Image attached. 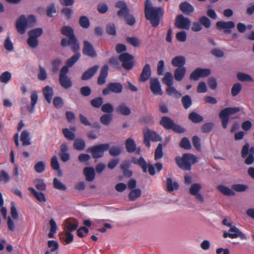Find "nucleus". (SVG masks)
<instances>
[{
  "instance_id": "1",
  "label": "nucleus",
  "mask_w": 254,
  "mask_h": 254,
  "mask_svg": "<svg viewBox=\"0 0 254 254\" xmlns=\"http://www.w3.org/2000/svg\"><path fill=\"white\" fill-rule=\"evenodd\" d=\"M145 16L150 21L152 26L156 27L159 24L160 17L164 14L161 7H153L149 0H146L145 3Z\"/></svg>"
},
{
  "instance_id": "2",
  "label": "nucleus",
  "mask_w": 254,
  "mask_h": 254,
  "mask_svg": "<svg viewBox=\"0 0 254 254\" xmlns=\"http://www.w3.org/2000/svg\"><path fill=\"white\" fill-rule=\"evenodd\" d=\"M175 161L178 166L182 170L190 171L191 168V165L197 162V158L192 154L185 153L182 157H176Z\"/></svg>"
},
{
  "instance_id": "3",
  "label": "nucleus",
  "mask_w": 254,
  "mask_h": 254,
  "mask_svg": "<svg viewBox=\"0 0 254 254\" xmlns=\"http://www.w3.org/2000/svg\"><path fill=\"white\" fill-rule=\"evenodd\" d=\"M137 164L141 167L143 172L144 173L147 172V169L148 168V172L152 176L155 174V168H156L157 172H159L163 168V165L160 162L156 163L154 166L151 164H147L145 160L142 157H140L137 160Z\"/></svg>"
},
{
  "instance_id": "4",
  "label": "nucleus",
  "mask_w": 254,
  "mask_h": 254,
  "mask_svg": "<svg viewBox=\"0 0 254 254\" xmlns=\"http://www.w3.org/2000/svg\"><path fill=\"white\" fill-rule=\"evenodd\" d=\"M238 107H228L222 110L219 113V116L221 119L222 127L226 129L229 121V116L240 112Z\"/></svg>"
},
{
  "instance_id": "5",
  "label": "nucleus",
  "mask_w": 254,
  "mask_h": 254,
  "mask_svg": "<svg viewBox=\"0 0 254 254\" xmlns=\"http://www.w3.org/2000/svg\"><path fill=\"white\" fill-rule=\"evenodd\" d=\"M109 148L108 143L101 144L89 147L86 150L87 152L92 153V157L94 159H98L103 156L104 152Z\"/></svg>"
},
{
  "instance_id": "6",
  "label": "nucleus",
  "mask_w": 254,
  "mask_h": 254,
  "mask_svg": "<svg viewBox=\"0 0 254 254\" xmlns=\"http://www.w3.org/2000/svg\"><path fill=\"white\" fill-rule=\"evenodd\" d=\"M241 156L243 158H246V164H252L254 162V147H250V144L246 143L242 148Z\"/></svg>"
},
{
  "instance_id": "7",
  "label": "nucleus",
  "mask_w": 254,
  "mask_h": 254,
  "mask_svg": "<svg viewBox=\"0 0 254 254\" xmlns=\"http://www.w3.org/2000/svg\"><path fill=\"white\" fill-rule=\"evenodd\" d=\"M223 237L224 238L229 237L231 239H235L238 237L240 238L242 240L247 239V237L245 234L242 232L237 227L235 226L232 225L230 227L229 232L225 231L223 233Z\"/></svg>"
},
{
  "instance_id": "8",
  "label": "nucleus",
  "mask_w": 254,
  "mask_h": 254,
  "mask_svg": "<svg viewBox=\"0 0 254 254\" xmlns=\"http://www.w3.org/2000/svg\"><path fill=\"white\" fill-rule=\"evenodd\" d=\"M123 89V85L120 82H112L109 83L106 88L102 91L104 95H109L111 93H121Z\"/></svg>"
},
{
  "instance_id": "9",
  "label": "nucleus",
  "mask_w": 254,
  "mask_h": 254,
  "mask_svg": "<svg viewBox=\"0 0 254 254\" xmlns=\"http://www.w3.org/2000/svg\"><path fill=\"white\" fill-rule=\"evenodd\" d=\"M119 60L122 63L123 67L126 70L132 69L133 64V57L127 53L121 54L119 57Z\"/></svg>"
},
{
  "instance_id": "10",
  "label": "nucleus",
  "mask_w": 254,
  "mask_h": 254,
  "mask_svg": "<svg viewBox=\"0 0 254 254\" xmlns=\"http://www.w3.org/2000/svg\"><path fill=\"white\" fill-rule=\"evenodd\" d=\"M202 189L201 185L199 183H194L191 185L189 189V193L192 196H194L196 200L201 203L204 201V197L199 193Z\"/></svg>"
},
{
  "instance_id": "11",
  "label": "nucleus",
  "mask_w": 254,
  "mask_h": 254,
  "mask_svg": "<svg viewBox=\"0 0 254 254\" xmlns=\"http://www.w3.org/2000/svg\"><path fill=\"white\" fill-rule=\"evenodd\" d=\"M210 73L211 71L209 69L197 68L191 73L190 78L191 80L196 81L200 77H205L209 76Z\"/></svg>"
},
{
  "instance_id": "12",
  "label": "nucleus",
  "mask_w": 254,
  "mask_h": 254,
  "mask_svg": "<svg viewBox=\"0 0 254 254\" xmlns=\"http://www.w3.org/2000/svg\"><path fill=\"white\" fill-rule=\"evenodd\" d=\"M28 26L26 17L24 15H20L16 21L15 27L17 32L20 34H24Z\"/></svg>"
},
{
  "instance_id": "13",
  "label": "nucleus",
  "mask_w": 254,
  "mask_h": 254,
  "mask_svg": "<svg viewBox=\"0 0 254 254\" xmlns=\"http://www.w3.org/2000/svg\"><path fill=\"white\" fill-rule=\"evenodd\" d=\"M175 25L177 28L188 30L190 28V20L182 14H180L176 18Z\"/></svg>"
},
{
  "instance_id": "14",
  "label": "nucleus",
  "mask_w": 254,
  "mask_h": 254,
  "mask_svg": "<svg viewBox=\"0 0 254 254\" xmlns=\"http://www.w3.org/2000/svg\"><path fill=\"white\" fill-rule=\"evenodd\" d=\"M150 88L151 92L156 95H162L163 91L161 85L157 78H151L150 79Z\"/></svg>"
},
{
  "instance_id": "15",
  "label": "nucleus",
  "mask_w": 254,
  "mask_h": 254,
  "mask_svg": "<svg viewBox=\"0 0 254 254\" xmlns=\"http://www.w3.org/2000/svg\"><path fill=\"white\" fill-rule=\"evenodd\" d=\"M82 53L84 55L89 56L91 58H95L97 56L96 52L94 50L93 46L87 41H84L83 42Z\"/></svg>"
},
{
  "instance_id": "16",
  "label": "nucleus",
  "mask_w": 254,
  "mask_h": 254,
  "mask_svg": "<svg viewBox=\"0 0 254 254\" xmlns=\"http://www.w3.org/2000/svg\"><path fill=\"white\" fill-rule=\"evenodd\" d=\"M115 6L120 9L117 13L119 17H125L129 13L127 5L123 1H118L115 4Z\"/></svg>"
},
{
  "instance_id": "17",
  "label": "nucleus",
  "mask_w": 254,
  "mask_h": 254,
  "mask_svg": "<svg viewBox=\"0 0 254 254\" xmlns=\"http://www.w3.org/2000/svg\"><path fill=\"white\" fill-rule=\"evenodd\" d=\"M61 45L63 47L70 46L72 50L74 53L78 52L80 49L79 44L77 40H75V41H73L70 42V39L68 38V40H67L66 38H63L61 41Z\"/></svg>"
},
{
  "instance_id": "18",
  "label": "nucleus",
  "mask_w": 254,
  "mask_h": 254,
  "mask_svg": "<svg viewBox=\"0 0 254 254\" xmlns=\"http://www.w3.org/2000/svg\"><path fill=\"white\" fill-rule=\"evenodd\" d=\"M65 232H71L76 230L78 226V221L74 219L68 218L65 221Z\"/></svg>"
},
{
  "instance_id": "19",
  "label": "nucleus",
  "mask_w": 254,
  "mask_h": 254,
  "mask_svg": "<svg viewBox=\"0 0 254 254\" xmlns=\"http://www.w3.org/2000/svg\"><path fill=\"white\" fill-rule=\"evenodd\" d=\"M151 74V67L148 64H146L143 68L139 80L144 82L147 80Z\"/></svg>"
},
{
  "instance_id": "20",
  "label": "nucleus",
  "mask_w": 254,
  "mask_h": 254,
  "mask_svg": "<svg viewBox=\"0 0 254 254\" xmlns=\"http://www.w3.org/2000/svg\"><path fill=\"white\" fill-rule=\"evenodd\" d=\"M99 69V66L94 65L86 70L81 76V79L87 80L93 76Z\"/></svg>"
},
{
  "instance_id": "21",
  "label": "nucleus",
  "mask_w": 254,
  "mask_h": 254,
  "mask_svg": "<svg viewBox=\"0 0 254 254\" xmlns=\"http://www.w3.org/2000/svg\"><path fill=\"white\" fill-rule=\"evenodd\" d=\"M61 32L62 34L70 39V42L77 40L74 34L73 29L70 26H65L63 27L61 29Z\"/></svg>"
},
{
  "instance_id": "22",
  "label": "nucleus",
  "mask_w": 254,
  "mask_h": 254,
  "mask_svg": "<svg viewBox=\"0 0 254 254\" xmlns=\"http://www.w3.org/2000/svg\"><path fill=\"white\" fill-rule=\"evenodd\" d=\"M108 66L107 65H104L101 69L99 75L97 83L99 85H103L106 82V78L108 75Z\"/></svg>"
},
{
  "instance_id": "23",
  "label": "nucleus",
  "mask_w": 254,
  "mask_h": 254,
  "mask_svg": "<svg viewBox=\"0 0 254 254\" xmlns=\"http://www.w3.org/2000/svg\"><path fill=\"white\" fill-rule=\"evenodd\" d=\"M186 63V60L185 57L183 56H178L174 58L171 62L172 64L177 68L185 67Z\"/></svg>"
},
{
  "instance_id": "24",
  "label": "nucleus",
  "mask_w": 254,
  "mask_h": 254,
  "mask_svg": "<svg viewBox=\"0 0 254 254\" xmlns=\"http://www.w3.org/2000/svg\"><path fill=\"white\" fill-rule=\"evenodd\" d=\"M84 175L85 176L86 180L88 182H92L95 177V170L93 167H88L84 169Z\"/></svg>"
},
{
  "instance_id": "25",
  "label": "nucleus",
  "mask_w": 254,
  "mask_h": 254,
  "mask_svg": "<svg viewBox=\"0 0 254 254\" xmlns=\"http://www.w3.org/2000/svg\"><path fill=\"white\" fill-rule=\"evenodd\" d=\"M160 125L166 129H171L174 125V121L169 117H163L160 121Z\"/></svg>"
},
{
  "instance_id": "26",
  "label": "nucleus",
  "mask_w": 254,
  "mask_h": 254,
  "mask_svg": "<svg viewBox=\"0 0 254 254\" xmlns=\"http://www.w3.org/2000/svg\"><path fill=\"white\" fill-rule=\"evenodd\" d=\"M216 27L220 30H225L226 29H232L235 26V24L233 21H218L216 24Z\"/></svg>"
},
{
  "instance_id": "27",
  "label": "nucleus",
  "mask_w": 254,
  "mask_h": 254,
  "mask_svg": "<svg viewBox=\"0 0 254 254\" xmlns=\"http://www.w3.org/2000/svg\"><path fill=\"white\" fill-rule=\"evenodd\" d=\"M179 8L185 14L192 13L194 10L193 6L187 1L181 2L179 5Z\"/></svg>"
},
{
  "instance_id": "28",
  "label": "nucleus",
  "mask_w": 254,
  "mask_h": 254,
  "mask_svg": "<svg viewBox=\"0 0 254 254\" xmlns=\"http://www.w3.org/2000/svg\"><path fill=\"white\" fill-rule=\"evenodd\" d=\"M60 156L63 162H65L69 160L70 155L67 153V147L65 144H62L61 145Z\"/></svg>"
},
{
  "instance_id": "29",
  "label": "nucleus",
  "mask_w": 254,
  "mask_h": 254,
  "mask_svg": "<svg viewBox=\"0 0 254 254\" xmlns=\"http://www.w3.org/2000/svg\"><path fill=\"white\" fill-rule=\"evenodd\" d=\"M144 136H146V137H148L153 141H158L161 140V138L158 134H157L155 131L148 128H147L144 130Z\"/></svg>"
},
{
  "instance_id": "30",
  "label": "nucleus",
  "mask_w": 254,
  "mask_h": 254,
  "mask_svg": "<svg viewBox=\"0 0 254 254\" xmlns=\"http://www.w3.org/2000/svg\"><path fill=\"white\" fill-rule=\"evenodd\" d=\"M43 92L45 99L49 103H50L54 95L53 88L50 86H46L43 88Z\"/></svg>"
},
{
  "instance_id": "31",
  "label": "nucleus",
  "mask_w": 254,
  "mask_h": 254,
  "mask_svg": "<svg viewBox=\"0 0 254 254\" xmlns=\"http://www.w3.org/2000/svg\"><path fill=\"white\" fill-rule=\"evenodd\" d=\"M186 73V68L182 67L177 68L174 71V78L176 81H180L184 77Z\"/></svg>"
},
{
  "instance_id": "32",
  "label": "nucleus",
  "mask_w": 254,
  "mask_h": 254,
  "mask_svg": "<svg viewBox=\"0 0 254 254\" xmlns=\"http://www.w3.org/2000/svg\"><path fill=\"white\" fill-rule=\"evenodd\" d=\"M116 112L118 114L124 116H128L131 113L130 110L125 103H122L119 105L116 108Z\"/></svg>"
},
{
  "instance_id": "33",
  "label": "nucleus",
  "mask_w": 254,
  "mask_h": 254,
  "mask_svg": "<svg viewBox=\"0 0 254 254\" xmlns=\"http://www.w3.org/2000/svg\"><path fill=\"white\" fill-rule=\"evenodd\" d=\"M61 241L65 242V244H70L73 240V235L71 232H64L60 235Z\"/></svg>"
},
{
  "instance_id": "34",
  "label": "nucleus",
  "mask_w": 254,
  "mask_h": 254,
  "mask_svg": "<svg viewBox=\"0 0 254 254\" xmlns=\"http://www.w3.org/2000/svg\"><path fill=\"white\" fill-rule=\"evenodd\" d=\"M126 148L127 152L132 153L136 149V145L132 138H127L125 142Z\"/></svg>"
},
{
  "instance_id": "35",
  "label": "nucleus",
  "mask_w": 254,
  "mask_h": 254,
  "mask_svg": "<svg viewBox=\"0 0 254 254\" xmlns=\"http://www.w3.org/2000/svg\"><path fill=\"white\" fill-rule=\"evenodd\" d=\"M85 141L81 138H76L73 143V148L78 151H82L85 148Z\"/></svg>"
},
{
  "instance_id": "36",
  "label": "nucleus",
  "mask_w": 254,
  "mask_h": 254,
  "mask_svg": "<svg viewBox=\"0 0 254 254\" xmlns=\"http://www.w3.org/2000/svg\"><path fill=\"white\" fill-rule=\"evenodd\" d=\"M59 82L61 85L65 89H68L72 85L70 78L68 76L59 77Z\"/></svg>"
},
{
  "instance_id": "37",
  "label": "nucleus",
  "mask_w": 254,
  "mask_h": 254,
  "mask_svg": "<svg viewBox=\"0 0 254 254\" xmlns=\"http://www.w3.org/2000/svg\"><path fill=\"white\" fill-rule=\"evenodd\" d=\"M28 190L38 201L40 202L46 201V197L43 193L37 191L33 188L32 187H29Z\"/></svg>"
},
{
  "instance_id": "38",
  "label": "nucleus",
  "mask_w": 254,
  "mask_h": 254,
  "mask_svg": "<svg viewBox=\"0 0 254 254\" xmlns=\"http://www.w3.org/2000/svg\"><path fill=\"white\" fill-rule=\"evenodd\" d=\"M30 98L31 106H28L27 108L30 113H32L34 112L35 106L38 100L37 93L36 91H33L31 94Z\"/></svg>"
},
{
  "instance_id": "39",
  "label": "nucleus",
  "mask_w": 254,
  "mask_h": 254,
  "mask_svg": "<svg viewBox=\"0 0 254 254\" xmlns=\"http://www.w3.org/2000/svg\"><path fill=\"white\" fill-rule=\"evenodd\" d=\"M29 135V132L26 130H23L22 132L20 135V140L23 146H27L31 144Z\"/></svg>"
},
{
  "instance_id": "40",
  "label": "nucleus",
  "mask_w": 254,
  "mask_h": 254,
  "mask_svg": "<svg viewBox=\"0 0 254 254\" xmlns=\"http://www.w3.org/2000/svg\"><path fill=\"white\" fill-rule=\"evenodd\" d=\"M188 118L192 123L195 124L201 123L203 120V118L201 116L194 112L189 114Z\"/></svg>"
},
{
  "instance_id": "41",
  "label": "nucleus",
  "mask_w": 254,
  "mask_h": 254,
  "mask_svg": "<svg viewBox=\"0 0 254 254\" xmlns=\"http://www.w3.org/2000/svg\"><path fill=\"white\" fill-rule=\"evenodd\" d=\"M217 190L224 195L231 196L235 194V192L231 189L224 185H219L217 187Z\"/></svg>"
},
{
  "instance_id": "42",
  "label": "nucleus",
  "mask_w": 254,
  "mask_h": 254,
  "mask_svg": "<svg viewBox=\"0 0 254 254\" xmlns=\"http://www.w3.org/2000/svg\"><path fill=\"white\" fill-rule=\"evenodd\" d=\"M237 77L239 80L243 82L254 81V79L250 75L244 72H238Z\"/></svg>"
},
{
  "instance_id": "43",
  "label": "nucleus",
  "mask_w": 254,
  "mask_h": 254,
  "mask_svg": "<svg viewBox=\"0 0 254 254\" xmlns=\"http://www.w3.org/2000/svg\"><path fill=\"white\" fill-rule=\"evenodd\" d=\"M166 186L167 190L169 192L173 191L175 190H177L179 188L178 183L176 182H173L171 178L167 179Z\"/></svg>"
},
{
  "instance_id": "44",
  "label": "nucleus",
  "mask_w": 254,
  "mask_h": 254,
  "mask_svg": "<svg viewBox=\"0 0 254 254\" xmlns=\"http://www.w3.org/2000/svg\"><path fill=\"white\" fill-rule=\"evenodd\" d=\"M43 33V30L42 28H37L30 30L28 33V35L29 37L38 39V37L42 35Z\"/></svg>"
},
{
  "instance_id": "45",
  "label": "nucleus",
  "mask_w": 254,
  "mask_h": 254,
  "mask_svg": "<svg viewBox=\"0 0 254 254\" xmlns=\"http://www.w3.org/2000/svg\"><path fill=\"white\" fill-rule=\"evenodd\" d=\"M141 194V190L139 189H135L131 190L128 194V198L131 201H134L139 198Z\"/></svg>"
},
{
  "instance_id": "46",
  "label": "nucleus",
  "mask_w": 254,
  "mask_h": 254,
  "mask_svg": "<svg viewBox=\"0 0 254 254\" xmlns=\"http://www.w3.org/2000/svg\"><path fill=\"white\" fill-rule=\"evenodd\" d=\"M173 82V76L170 72H167L164 77L162 78V82L166 84L168 87L172 85Z\"/></svg>"
},
{
  "instance_id": "47",
  "label": "nucleus",
  "mask_w": 254,
  "mask_h": 254,
  "mask_svg": "<svg viewBox=\"0 0 254 254\" xmlns=\"http://www.w3.org/2000/svg\"><path fill=\"white\" fill-rule=\"evenodd\" d=\"M181 102L185 109L189 108L192 103L191 97L188 95L184 96L181 99Z\"/></svg>"
},
{
  "instance_id": "48",
  "label": "nucleus",
  "mask_w": 254,
  "mask_h": 254,
  "mask_svg": "<svg viewBox=\"0 0 254 254\" xmlns=\"http://www.w3.org/2000/svg\"><path fill=\"white\" fill-rule=\"evenodd\" d=\"M70 58L68 59L66 62V65L69 67H71L79 59L80 54L78 52L75 53Z\"/></svg>"
},
{
  "instance_id": "49",
  "label": "nucleus",
  "mask_w": 254,
  "mask_h": 254,
  "mask_svg": "<svg viewBox=\"0 0 254 254\" xmlns=\"http://www.w3.org/2000/svg\"><path fill=\"white\" fill-rule=\"evenodd\" d=\"M80 26L84 29L89 28L90 23L89 18L86 16H81L79 19Z\"/></svg>"
},
{
  "instance_id": "50",
  "label": "nucleus",
  "mask_w": 254,
  "mask_h": 254,
  "mask_svg": "<svg viewBox=\"0 0 254 254\" xmlns=\"http://www.w3.org/2000/svg\"><path fill=\"white\" fill-rule=\"evenodd\" d=\"M112 118V114H103L101 116L100 121L103 125L108 126L110 125Z\"/></svg>"
},
{
  "instance_id": "51",
  "label": "nucleus",
  "mask_w": 254,
  "mask_h": 254,
  "mask_svg": "<svg viewBox=\"0 0 254 254\" xmlns=\"http://www.w3.org/2000/svg\"><path fill=\"white\" fill-rule=\"evenodd\" d=\"M166 93L168 95L170 96L174 95L177 98H179L182 96V94L179 92L174 87H173L172 85L167 87Z\"/></svg>"
},
{
  "instance_id": "52",
  "label": "nucleus",
  "mask_w": 254,
  "mask_h": 254,
  "mask_svg": "<svg viewBox=\"0 0 254 254\" xmlns=\"http://www.w3.org/2000/svg\"><path fill=\"white\" fill-rule=\"evenodd\" d=\"M51 165L53 170L58 171L59 174H61L62 172L60 170V164L56 156L52 157L51 160Z\"/></svg>"
},
{
  "instance_id": "53",
  "label": "nucleus",
  "mask_w": 254,
  "mask_h": 254,
  "mask_svg": "<svg viewBox=\"0 0 254 254\" xmlns=\"http://www.w3.org/2000/svg\"><path fill=\"white\" fill-rule=\"evenodd\" d=\"M34 183L36 188L39 190L43 191L46 189V185L43 179H37Z\"/></svg>"
},
{
  "instance_id": "54",
  "label": "nucleus",
  "mask_w": 254,
  "mask_h": 254,
  "mask_svg": "<svg viewBox=\"0 0 254 254\" xmlns=\"http://www.w3.org/2000/svg\"><path fill=\"white\" fill-rule=\"evenodd\" d=\"M103 103V99L102 97H98L95 98L90 101L91 106L96 108H99L102 107V105Z\"/></svg>"
},
{
  "instance_id": "55",
  "label": "nucleus",
  "mask_w": 254,
  "mask_h": 254,
  "mask_svg": "<svg viewBox=\"0 0 254 254\" xmlns=\"http://www.w3.org/2000/svg\"><path fill=\"white\" fill-rule=\"evenodd\" d=\"M101 111L105 114H111L114 111V107L110 103H106L101 107Z\"/></svg>"
},
{
  "instance_id": "56",
  "label": "nucleus",
  "mask_w": 254,
  "mask_h": 254,
  "mask_svg": "<svg viewBox=\"0 0 254 254\" xmlns=\"http://www.w3.org/2000/svg\"><path fill=\"white\" fill-rule=\"evenodd\" d=\"M53 185L55 189L60 190H65L66 187L63 183L59 181L57 178H54L53 180Z\"/></svg>"
},
{
  "instance_id": "57",
  "label": "nucleus",
  "mask_w": 254,
  "mask_h": 254,
  "mask_svg": "<svg viewBox=\"0 0 254 254\" xmlns=\"http://www.w3.org/2000/svg\"><path fill=\"white\" fill-rule=\"evenodd\" d=\"M47 73L46 69L42 66H39L38 78L41 81H44L47 79Z\"/></svg>"
},
{
  "instance_id": "58",
  "label": "nucleus",
  "mask_w": 254,
  "mask_h": 254,
  "mask_svg": "<svg viewBox=\"0 0 254 254\" xmlns=\"http://www.w3.org/2000/svg\"><path fill=\"white\" fill-rule=\"evenodd\" d=\"M242 89V85L240 83H235L231 89L232 96L235 97L239 94Z\"/></svg>"
},
{
  "instance_id": "59",
  "label": "nucleus",
  "mask_w": 254,
  "mask_h": 254,
  "mask_svg": "<svg viewBox=\"0 0 254 254\" xmlns=\"http://www.w3.org/2000/svg\"><path fill=\"white\" fill-rule=\"evenodd\" d=\"M126 41L128 44L135 47H138L140 44V40L136 37H127Z\"/></svg>"
},
{
  "instance_id": "60",
  "label": "nucleus",
  "mask_w": 254,
  "mask_h": 254,
  "mask_svg": "<svg viewBox=\"0 0 254 254\" xmlns=\"http://www.w3.org/2000/svg\"><path fill=\"white\" fill-rule=\"evenodd\" d=\"M46 169V165L44 162L39 161L34 165V169L38 173L43 172Z\"/></svg>"
},
{
  "instance_id": "61",
  "label": "nucleus",
  "mask_w": 254,
  "mask_h": 254,
  "mask_svg": "<svg viewBox=\"0 0 254 254\" xmlns=\"http://www.w3.org/2000/svg\"><path fill=\"white\" fill-rule=\"evenodd\" d=\"M4 48L8 51H13L14 47L9 36H7L3 42Z\"/></svg>"
},
{
  "instance_id": "62",
  "label": "nucleus",
  "mask_w": 254,
  "mask_h": 254,
  "mask_svg": "<svg viewBox=\"0 0 254 254\" xmlns=\"http://www.w3.org/2000/svg\"><path fill=\"white\" fill-rule=\"evenodd\" d=\"M163 156V153L162 151V145L159 143L155 151L154 159L155 160H157L162 158Z\"/></svg>"
},
{
  "instance_id": "63",
  "label": "nucleus",
  "mask_w": 254,
  "mask_h": 254,
  "mask_svg": "<svg viewBox=\"0 0 254 254\" xmlns=\"http://www.w3.org/2000/svg\"><path fill=\"white\" fill-rule=\"evenodd\" d=\"M106 32L111 35H115L116 34V28L115 25L113 23H109L106 26Z\"/></svg>"
},
{
  "instance_id": "64",
  "label": "nucleus",
  "mask_w": 254,
  "mask_h": 254,
  "mask_svg": "<svg viewBox=\"0 0 254 254\" xmlns=\"http://www.w3.org/2000/svg\"><path fill=\"white\" fill-rule=\"evenodd\" d=\"M11 77V73L8 71H5L0 75V81L6 83Z\"/></svg>"
}]
</instances>
